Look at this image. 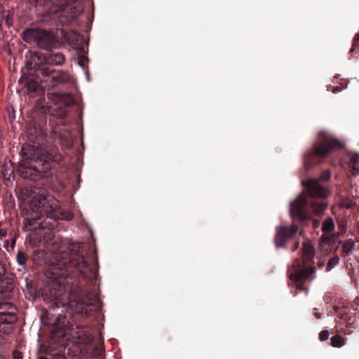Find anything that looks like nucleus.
<instances>
[{"mask_svg": "<svg viewBox=\"0 0 359 359\" xmlns=\"http://www.w3.org/2000/svg\"><path fill=\"white\" fill-rule=\"evenodd\" d=\"M50 248L55 254V262L46 271L50 280L48 295L53 309L62 308L57 315L50 334L49 344L53 348L62 351L65 345L72 339L89 343L92 338L83 329V324L75 323L79 317L88 318L99 313L97 302L92 299L91 293L81 284L83 279L95 278L96 272L88 262L83 249V244H69L60 237L53 236Z\"/></svg>", "mask_w": 359, "mask_h": 359, "instance_id": "1", "label": "nucleus"}, {"mask_svg": "<svg viewBox=\"0 0 359 359\" xmlns=\"http://www.w3.org/2000/svg\"><path fill=\"white\" fill-rule=\"evenodd\" d=\"M306 192L301 193L290 203V216L294 222L306 226L311 224L313 230L318 229L320 221L313 219V215L321 217L327 208L328 203L325 199L330 194L327 188L323 187L316 179L302 181Z\"/></svg>", "mask_w": 359, "mask_h": 359, "instance_id": "2", "label": "nucleus"}, {"mask_svg": "<svg viewBox=\"0 0 359 359\" xmlns=\"http://www.w3.org/2000/svg\"><path fill=\"white\" fill-rule=\"evenodd\" d=\"M22 161L18 171L20 175L31 180H36L41 177V172H46L52 168L51 163H59L62 159L60 154L52 153L39 154L34 146L26 144L22 146Z\"/></svg>", "mask_w": 359, "mask_h": 359, "instance_id": "3", "label": "nucleus"}, {"mask_svg": "<svg viewBox=\"0 0 359 359\" xmlns=\"http://www.w3.org/2000/svg\"><path fill=\"white\" fill-rule=\"evenodd\" d=\"M30 212L27 217V224L32 229L46 228L47 219L71 220L73 215L70 212H61L55 209L50 200L43 196L33 198L29 202Z\"/></svg>", "mask_w": 359, "mask_h": 359, "instance_id": "4", "label": "nucleus"}, {"mask_svg": "<svg viewBox=\"0 0 359 359\" xmlns=\"http://www.w3.org/2000/svg\"><path fill=\"white\" fill-rule=\"evenodd\" d=\"M65 57L60 52L53 49L48 50L46 53L41 54L37 57L33 69L37 76L41 75L50 79V86L54 87L59 83H67L70 80V76L67 72L56 71L52 69V66H59L64 63Z\"/></svg>", "mask_w": 359, "mask_h": 359, "instance_id": "5", "label": "nucleus"}, {"mask_svg": "<svg viewBox=\"0 0 359 359\" xmlns=\"http://www.w3.org/2000/svg\"><path fill=\"white\" fill-rule=\"evenodd\" d=\"M344 144L325 130L318 133V140L313 144L312 148L305 152L304 165L306 169H310L320 163L331 153L341 150Z\"/></svg>", "mask_w": 359, "mask_h": 359, "instance_id": "6", "label": "nucleus"}, {"mask_svg": "<svg viewBox=\"0 0 359 359\" xmlns=\"http://www.w3.org/2000/svg\"><path fill=\"white\" fill-rule=\"evenodd\" d=\"M22 39L26 43H36L37 46L47 51L57 46L53 34L41 29L27 28L22 33Z\"/></svg>", "mask_w": 359, "mask_h": 359, "instance_id": "7", "label": "nucleus"}, {"mask_svg": "<svg viewBox=\"0 0 359 359\" xmlns=\"http://www.w3.org/2000/svg\"><path fill=\"white\" fill-rule=\"evenodd\" d=\"M17 308L9 302H0V332L9 334L17 320Z\"/></svg>", "mask_w": 359, "mask_h": 359, "instance_id": "8", "label": "nucleus"}, {"mask_svg": "<svg viewBox=\"0 0 359 359\" xmlns=\"http://www.w3.org/2000/svg\"><path fill=\"white\" fill-rule=\"evenodd\" d=\"M316 272V268L313 266L306 267L301 270L291 273L290 278L295 283V291L293 292L296 295L299 292H304L306 294L308 292V288L304 285V280L309 278H313L312 276Z\"/></svg>", "mask_w": 359, "mask_h": 359, "instance_id": "9", "label": "nucleus"}, {"mask_svg": "<svg viewBox=\"0 0 359 359\" xmlns=\"http://www.w3.org/2000/svg\"><path fill=\"white\" fill-rule=\"evenodd\" d=\"M299 227L297 225L292 224L290 226H280L276 228V233L274 238V242L277 248H284L287 241L297 233Z\"/></svg>", "mask_w": 359, "mask_h": 359, "instance_id": "10", "label": "nucleus"}, {"mask_svg": "<svg viewBox=\"0 0 359 359\" xmlns=\"http://www.w3.org/2000/svg\"><path fill=\"white\" fill-rule=\"evenodd\" d=\"M13 290V279L7 276L0 279V298L9 299Z\"/></svg>", "mask_w": 359, "mask_h": 359, "instance_id": "11", "label": "nucleus"}, {"mask_svg": "<svg viewBox=\"0 0 359 359\" xmlns=\"http://www.w3.org/2000/svg\"><path fill=\"white\" fill-rule=\"evenodd\" d=\"M315 248L313 245L307 242L303 243L302 248V264H306L309 263L314 257Z\"/></svg>", "mask_w": 359, "mask_h": 359, "instance_id": "12", "label": "nucleus"}, {"mask_svg": "<svg viewBox=\"0 0 359 359\" xmlns=\"http://www.w3.org/2000/svg\"><path fill=\"white\" fill-rule=\"evenodd\" d=\"M60 143L62 147L69 149L74 144V137L70 132H66L60 135Z\"/></svg>", "mask_w": 359, "mask_h": 359, "instance_id": "13", "label": "nucleus"}, {"mask_svg": "<svg viewBox=\"0 0 359 359\" xmlns=\"http://www.w3.org/2000/svg\"><path fill=\"white\" fill-rule=\"evenodd\" d=\"M335 229V224L333 218L329 217L325 219L322 224L321 230L323 232L330 233Z\"/></svg>", "mask_w": 359, "mask_h": 359, "instance_id": "14", "label": "nucleus"}, {"mask_svg": "<svg viewBox=\"0 0 359 359\" xmlns=\"http://www.w3.org/2000/svg\"><path fill=\"white\" fill-rule=\"evenodd\" d=\"M355 248V243L351 239H346L341 248V253L343 256L348 255L350 252H351Z\"/></svg>", "mask_w": 359, "mask_h": 359, "instance_id": "15", "label": "nucleus"}, {"mask_svg": "<svg viewBox=\"0 0 359 359\" xmlns=\"http://www.w3.org/2000/svg\"><path fill=\"white\" fill-rule=\"evenodd\" d=\"M5 22L6 25L10 28L14 25V11L13 10L5 9Z\"/></svg>", "mask_w": 359, "mask_h": 359, "instance_id": "16", "label": "nucleus"}, {"mask_svg": "<svg viewBox=\"0 0 359 359\" xmlns=\"http://www.w3.org/2000/svg\"><path fill=\"white\" fill-rule=\"evenodd\" d=\"M331 345L333 347L341 348L345 344L346 339L340 335L333 336L331 339Z\"/></svg>", "mask_w": 359, "mask_h": 359, "instance_id": "17", "label": "nucleus"}, {"mask_svg": "<svg viewBox=\"0 0 359 359\" xmlns=\"http://www.w3.org/2000/svg\"><path fill=\"white\" fill-rule=\"evenodd\" d=\"M5 18V8L3 4H0V39L4 38V32L3 29V20Z\"/></svg>", "mask_w": 359, "mask_h": 359, "instance_id": "18", "label": "nucleus"}, {"mask_svg": "<svg viewBox=\"0 0 359 359\" xmlns=\"http://www.w3.org/2000/svg\"><path fill=\"white\" fill-rule=\"evenodd\" d=\"M58 99L65 105H71L74 102L72 97L69 94L59 95Z\"/></svg>", "mask_w": 359, "mask_h": 359, "instance_id": "19", "label": "nucleus"}, {"mask_svg": "<svg viewBox=\"0 0 359 359\" xmlns=\"http://www.w3.org/2000/svg\"><path fill=\"white\" fill-rule=\"evenodd\" d=\"M16 259L18 263L21 265L24 266L25 265L27 260V256L26 254L22 251H20L18 252L16 255Z\"/></svg>", "mask_w": 359, "mask_h": 359, "instance_id": "20", "label": "nucleus"}, {"mask_svg": "<svg viewBox=\"0 0 359 359\" xmlns=\"http://www.w3.org/2000/svg\"><path fill=\"white\" fill-rule=\"evenodd\" d=\"M339 263V258L338 256H335L331 258L327 266V271L331 270L334 266H337Z\"/></svg>", "mask_w": 359, "mask_h": 359, "instance_id": "21", "label": "nucleus"}, {"mask_svg": "<svg viewBox=\"0 0 359 359\" xmlns=\"http://www.w3.org/2000/svg\"><path fill=\"white\" fill-rule=\"evenodd\" d=\"M38 359H67L65 355L60 353V352H55L53 354H50V358L41 356Z\"/></svg>", "mask_w": 359, "mask_h": 359, "instance_id": "22", "label": "nucleus"}, {"mask_svg": "<svg viewBox=\"0 0 359 359\" xmlns=\"http://www.w3.org/2000/svg\"><path fill=\"white\" fill-rule=\"evenodd\" d=\"M359 165V154L353 153L351 154L349 165Z\"/></svg>", "mask_w": 359, "mask_h": 359, "instance_id": "23", "label": "nucleus"}, {"mask_svg": "<svg viewBox=\"0 0 359 359\" xmlns=\"http://www.w3.org/2000/svg\"><path fill=\"white\" fill-rule=\"evenodd\" d=\"M329 336H330L329 331L327 330H323V331H321L320 332V334H319V339L321 341H326L327 339H328Z\"/></svg>", "mask_w": 359, "mask_h": 359, "instance_id": "24", "label": "nucleus"}, {"mask_svg": "<svg viewBox=\"0 0 359 359\" xmlns=\"http://www.w3.org/2000/svg\"><path fill=\"white\" fill-rule=\"evenodd\" d=\"M13 359H22V354L19 351H14L13 352Z\"/></svg>", "mask_w": 359, "mask_h": 359, "instance_id": "25", "label": "nucleus"}, {"mask_svg": "<svg viewBox=\"0 0 359 359\" xmlns=\"http://www.w3.org/2000/svg\"><path fill=\"white\" fill-rule=\"evenodd\" d=\"M6 269L4 264L0 262V279L5 276Z\"/></svg>", "mask_w": 359, "mask_h": 359, "instance_id": "26", "label": "nucleus"}, {"mask_svg": "<svg viewBox=\"0 0 359 359\" xmlns=\"http://www.w3.org/2000/svg\"><path fill=\"white\" fill-rule=\"evenodd\" d=\"M350 166H351V168L352 169V171H353L352 175H354V176L356 175L357 173L359 172L358 165H351Z\"/></svg>", "mask_w": 359, "mask_h": 359, "instance_id": "27", "label": "nucleus"}, {"mask_svg": "<svg viewBox=\"0 0 359 359\" xmlns=\"http://www.w3.org/2000/svg\"><path fill=\"white\" fill-rule=\"evenodd\" d=\"M330 177V172L329 171L324 172L322 175L321 178L324 180L325 181L328 180Z\"/></svg>", "mask_w": 359, "mask_h": 359, "instance_id": "28", "label": "nucleus"}, {"mask_svg": "<svg viewBox=\"0 0 359 359\" xmlns=\"http://www.w3.org/2000/svg\"><path fill=\"white\" fill-rule=\"evenodd\" d=\"M335 237V235L333 234L332 236H325V234H323L322 236V238L325 241H331V238H334Z\"/></svg>", "mask_w": 359, "mask_h": 359, "instance_id": "29", "label": "nucleus"}, {"mask_svg": "<svg viewBox=\"0 0 359 359\" xmlns=\"http://www.w3.org/2000/svg\"><path fill=\"white\" fill-rule=\"evenodd\" d=\"M299 241H295L294 243V245L292 248V251L294 252V251L297 250L299 248Z\"/></svg>", "mask_w": 359, "mask_h": 359, "instance_id": "30", "label": "nucleus"}, {"mask_svg": "<svg viewBox=\"0 0 359 359\" xmlns=\"http://www.w3.org/2000/svg\"><path fill=\"white\" fill-rule=\"evenodd\" d=\"M313 316L318 318V319H321L322 318V316L320 313H319L318 312H315L313 313Z\"/></svg>", "mask_w": 359, "mask_h": 359, "instance_id": "31", "label": "nucleus"}, {"mask_svg": "<svg viewBox=\"0 0 359 359\" xmlns=\"http://www.w3.org/2000/svg\"><path fill=\"white\" fill-rule=\"evenodd\" d=\"M295 264V266H298V267H301V266H302V263H301V262H300V261H299L298 259H297V260L295 261V264Z\"/></svg>", "mask_w": 359, "mask_h": 359, "instance_id": "32", "label": "nucleus"}, {"mask_svg": "<svg viewBox=\"0 0 359 359\" xmlns=\"http://www.w3.org/2000/svg\"><path fill=\"white\" fill-rule=\"evenodd\" d=\"M339 315H341V319H345V320L346 319V315H345V314H341V313H340Z\"/></svg>", "mask_w": 359, "mask_h": 359, "instance_id": "33", "label": "nucleus"}, {"mask_svg": "<svg viewBox=\"0 0 359 359\" xmlns=\"http://www.w3.org/2000/svg\"><path fill=\"white\" fill-rule=\"evenodd\" d=\"M0 311H11V309H0Z\"/></svg>", "mask_w": 359, "mask_h": 359, "instance_id": "34", "label": "nucleus"}, {"mask_svg": "<svg viewBox=\"0 0 359 359\" xmlns=\"http://www.w3.org/2000/svg\"><path fill=\"white\" fill-rule=\"evenodd\" d=\"M84 57L81 60V61L80 62V65H83V60H84Z\"/></svg>", "mask_w": 359, "mask_h": 359, "instance_id": "35", "label": "nucleus"}, {"mask_svg": "<svg viewBox=\"0 0 359 359\" xmlns=\"http://www.w3.org/2000/svg\"><path fill=\"white\" fill-rule=\"evenodd\" d=\"M0 359H6L1 354H0Z\"/></svg>", "mask_w": 359, "mask_h": 359, "instance_id": "36", "label": "nucleus"}, {"mask_svg": "<svg viewBox=\"0 0 359 359\" xmlns=\"http://www.w3.org/2000/svg\"><path fill=\"white\" fill-rule=\"evenodd\" d=\"M2 340H3V338H2V337L0 335V343H1Z\"/></svg>", "mask_w": 359, "mask_h": 359, "instance_id": "37", "label": "nucleus"}, {"mask_svg": "<svg viewBox=\"0 0 359 359\" xmlns=\"http://www.w3.org/2000/svg\"><path fill=\"white\" fill-rule=\"evenodd\" d=\"M354 50V48L353 47H352V48L350 50L351 52H353Z\"/></svg>", "mask_w": 359, "mask_h": 359, "instance_id": "38", "label": "nucleus"}]
</instances>
